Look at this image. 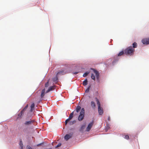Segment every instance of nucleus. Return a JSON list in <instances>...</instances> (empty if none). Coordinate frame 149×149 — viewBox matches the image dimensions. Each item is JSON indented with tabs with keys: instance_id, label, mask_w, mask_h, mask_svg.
Masks as SVG:
<instances>
[{
	"instance_id": "f257e3e1",
	"label": "nucleus",
	"mask_w": 149,
	"mask_h": 149,
	"mask_svg": "<svg viewBox=\"0 0 149 149\" xmlns=\"http://www.w3.org/2000/svg\"><path fill=\"white\" fill-rule=\"evenodd\" d=\"M134 51L135 49L130 46L124 50V54L127 55L132 56L134 55Z\"/></svg>"
},
{
	"instance_id": "f03ea898",
	"label": "nucleus",
	"mask_w": 149,
	"mask_h": 149,
	"mask_svg": "<svg viewBox=\"0 0 149 149\" xmlns=\"http://www.w3.org/2000/svg\"><path fill=\"white\" fill-rule=\"evenodd\" d=\"M85 110L84 108H82L81 110L80 115L78 117V120L79 121L82 120L84 117Z\"/></svg>"
},
{
	"instance_id": "7ed1b4c3",
	"label": "nucleus",
	"mask_w": 149,
	"mask_h": 149,
	"mask_svg": "<svg viewBox=\"0 0 149 149\" xmlns=\"http://www.w3.org/2000/svg\"><path fill=\"white\" fill-rule=\"evenodd\" d=\"M35 122V120H32L29 121H25L24 124L26 126L30 125L33 124V123Z\"/></svg>"
},
{
	"instance_id": "20e7f679",
	"label": "nucleus",
	"mask_w": 149,
	"mask_h": 149,
	"mask_svg": "<svg viewBox=\"0 0 149 149\" xmlns=\"http://www.w3.org/2000/svg\"><path fill=\"white\" fill-rule=\"evenodd\" d=\"M93 121H92L91 122L89 123L88 127L86 128V131L88 132L89 131L91 128L93 126Z\"/></svg>"
},
{
	"instance_id": "39448f33",
	"label": "nucleus",
	"mask_w": 149,
	"mask_h": 149,
	"mask_svg": "<svg viewBox=\"0 0 149 149\" xmlns=\"http://www.w3.org/2000/svg\"><path fill=\"white\" fill-rule=\"evenodd\" d=\"M142 43L144 44H149V38H144L142 40Z\"/></svg>"
},
{
	"instance_id": "423d86ee",
	"label": "nucleus",
	"mask_w": 149,
	"mask_h": 149,
	"mask_svg": "<svg viewBox=\"0 0 149 149\" xmlns=\"http://www.w3.org/2000/svg\"><path fill=\"white\" fill-rule=\"evenodd\" d=\"M66 73V72L64 70L59 71L57 73V76L64 75Z\"/></svg>"
},
{
	"instance_id": "0eeeda50",
	"label": "nucleus",
	"mask_w": 149,
	"mask_h": 149,
	"mask_svg": "<svg viewBox=\"0 0 149 149\" xmlns=\"http://www.w3.org/2000/svg\"><path fill=\"white\" fill-rule=\"evenodd\" d=\"M92 70H93L94 73L95 74L97 79V80H98L99 79V73L97 71L94 69H93Z\"/></svg>"
},
{
	"instance_id": "6e6552de",
	"label": "nucleus",
	"mask_w": 149,
	"mask_h": 149,
	"mask_svg": "<svg viewBox=\"0 0 149 149\" xmlns=\"http://www.w3.org/2000/svg\"><path fill=\"white\" fill-rule=\"evenodd\" d=\"M72 136L71 134H67L64 136V139L66 140H68Z\"/></svg>"
},
{
	"instance_id": "1a4fd4ad",
	"label": "nucleus",
	"mask_w": 149,
	"mask_h": 149,
	"mask_svg": "<svg viewBox=\"0 0 149 149\" xmlns=\"http://www.w3.org/2000/svg\"><path fill=\"white\" fill-rule=\"evenodd\" d=\"M98 111L99 114L100 115H102L103 113V109L101 107L99 108H98Z\"/></svg>"
},
{
	"instance_id": "9d476101",
	"label": "nucleus",
	"mask_w": 149,
	"mask_h": 149,
	"mask_svg": "<svg viewBox=\"0 0 149 149\" xmlns=\"http://www.w3.org/2000/svg\"><path fill=\"white\" fill-rule=\"evenodd\" d=\"M55 89L54 86H53L50 87L47 91H46V93H47L49 92V91H52Z\"/></svg>"
},
{
	"instance_id": "9b49d317",
	"label": "nucleus",
	"mask_w": 149,
	"mask_h": 149,
	"mask_svg": "<svg viewBox=\"0 0 149 149\" xmlns=\"http://www.w3.org/2000/svg\"><path fill=\"white\" fill-rule=\"evenodd\" d=\"M45 89H43L40 95L41 97V98H42L45 95Z\"/></svg>"
},
{
	"instance_id": "f8f14e48",
	"label": "nucleus",
	"mask_w": 149,
	"mask_h": 149,
	"mask_svg": "<svg viewBox=\"0 0 149 149\" xmlns=\"http://www.w3.org/2000/svg\"><path fill=\"white\" fill-rule=\"evenodd\" d=\"M28 106V104H27L24 107V108L21 111V115H22L24 113V112L26 111V110L27 109Z\"/></svg>"
},
{
	"instance_id": "ddd939ff",
	"label": "nucleus",
	"mask_w": 149,
	"mask_h": 149,
	"mask_svg": "<svg viewBox=\"0 0 149 149\" xmlns=\"http://www.w3.org/2000/svg\"><path fill=\"white\" fill-rule=\"evenodd\" d=\"M95 99L96 101V102H97V105L98 108H100V107H101L100 102H99V100L98 99V98H97L96 97L95 98Z\"/></svg>"
},
{
	"instance_id": "4468645a",
	"label": "nucleus",
	"mask_w": 149,
	"mask_h": 149,
	"mask_svg": "<svg viewBox=\"0 0 149 149\" xmlns=\"http://www.w3.org/2000/svg\"><path fill=\"white\" fill-rule=\"evenodd\" d=\"M35 107V104L34 103H32L31 105V109H30V111L32 112L33 111V110L34 109Z\"/></svg>"
},
{
	"instance_id": "2eb2a0df",
	"label": "nucleus",
	"mask_w": 149,
	"mask_h": 149,
	"mask_svg": "<svg viewBox=\"0 0 149 149\" xmlns=\"http://www.w3.org/2000/svg\"><path fill=\"white\" fill-rule=\"evenodd\" d=\"M73 114H74V111L72 112V113H70V115L69 116V118H68V119L69 120H70L73 117Z\"/></svg>"
},
{
	"instance_id": "dca6fc26",
	"label": "nucleus",
	"mask_w": 149,
	"mask_h": 149,
	"mask_svg": "<svg viewBox=\"0 0 149 149\" xmlns=\"http://www.w3.org/2000/svg\"><path fill=\"white\" fill-rule=\"evenodd\" d=\"M91 106L94 109L95 107V102L93 101H91Z\"/></svg>"
},
{
	"instance_id": "f3484780",
	"label": "nucleus",
	"mask_w": 149,
	"mask_h": 149,
	"mask_svg": "<svg viewBox=\"0 0 149 149\" xmlns=\"http://www.w3.org/2000/svg\"><path fill=\"white\" fill-rule=\"evenodd\" d=\"M81 107L79 106H77L76 109V110L77 113H78L80 110Z\"/></svg>"
},
{
	"instance_id": "a211bd4d",
	"label": "nucleus",
	"mask_w": 149,
	"mask_h": 149,
	"mask_svg": "<svg viewBox=\"0 0 149 149\" xmlns=\"http://www.w3.org/2000/svg\"><path fill=\"white\" fill-rule=\"evenodd\" d=\"M58 76H57V75L56 74V77L53 79V81H54L55 82H58Z\"/></svg>"
},
{
	"instance_id": "6ab92c4d",
	"label": "nucleus",
	"mask_w": 149,
	"mask_h": 149,
	"mask_svg": "<svg viewBox=\"0 0 149 149\" xmlns=\"http://www.w3.org/2000/svg\"><path fill=\"white\" fill-rule=\"evenodd\" d=\"M88 84V81L87 79H86L83 82V84L84 86H86Z\"/></svg>"
},
{
	"instance_id": "aec40b11",
	"label": "nucleus",
	"mask_w": 149,
	"mask_h": 149,
	"mask_svg": "<svg viewBox=\"0 0 149 149\" xmlns=\"http://www.w3.org/2000/svg\"><path fill=\"white\" fill-rule=\"evenodd\" d=\"M133 47L132 48L134 49L135 48H136L137 46V44L136 42H134L132 44Z\"/></svg>"
},
{
	"instance_id": "412c9836",
	"label": "nucleus",
	"mask_w": 149,
	"mask_h": 149,
	"mask_svg": "<svg viewBox=\"0 0 149 149\" xmlns=\"http://www.w3.org/2000/svg\"><path fill=\"white\" fill-rule=\"evenodd\" d=\"M124 51H122L121 52H120L118 54V56H121L122 55L124 54Z\"/></svg>"
},
{
	"instance_id": "4be33fe9",
	"label": "nucleus",
	"mask_w": 149,
	"mask_h": 149,
	"mask_svg": "<svg viewBox=\"0 0 149 149\" xmlns=\"http://www.w3.org/2000/svg\"><path fill=\"white\" fill-rule=\"evenodd\" d=\"M76 123V121L74 120L73 121H71L69 122V124L70 125H72Z\"/></svg>"
},
{
	"instance_id": "5701e85b",
	"label": "nucleus",
	"mask_w": 149,
	"mask_h": 149,
	"mask_svg": "<svg viewBox=\"0 0 149 149\" xmlns=\"http://www.w3.org/2000/svg\"><path fill=\"white\" fill-rule=\"evenodd\" d=\"M91 77L92 79L93 80H95V77L94 74H93L92 73Z\"/></svg>"
},
{
	"instance_id": "b1692460",
	"label": "nucleus",
	"mask_w": 149,
	"mask_h": 149,
	"mask_svg": "<svg viewBox=\"0 0 149 149\" xmlns=\"http://www.w3.org/2000/svg\"><path fill=\"white\" fill-rule=\"evenodd\" d=\"M89 72H86L83 74V77H86L87 75L89 74Z\"/></svg>"
},
{
	"instance_id": "393cba45",
	"label": "nucleus",
	"mask_w": 149,
	"mask_h": 149,
	"mask_svg": "<svg viewBox=\"0 0 149 149\" xmlns=\"http://www.w3.org/2000/svg\"><path fill=\"white\" fill-rule=\"evenodd\" d=\"M49 83V80H48V81L45 83V87H47L48 86Z\"/></svg>"
},
{
	"instance_id": "a878e982",
	"label": "nucleus",
	"mask_w": 149,
	"mask_h": 149,
	"mask_svg": "<svg viewBox=\"0 0 149 149\" xmlns=\"http://www.w3.org/2000/svg\"><path fill=\"white\" fill-rule=\"evenodd\" d=\"M90 86H89V87H88L87 89L86 90L85 92L86 93H88L89 91L90 88Z\"/></svg>"
},
{
	"instance_id": "bb28decb",
	"label": "nucleus",
	"mask_w": 149,
	"mask_h": 149,
	"mask_svg": "<svg viewBox=\"0 0 149 149\" xmlns=\"http://www.w3.org/2000/svg\"><path fill=\"white\" fill-rule=\"evenodd\" d=\"M61 145V143H58L57 145L56 146V148H57L60 146Z\"/></svg>"
},
{
	"instance_id": "cd10ccee",
	"label": "nucleus",
	"mask_w": 149,
	"mask_h": 149,
	"mask_svg": "<svg viewBox=\"0 0 149 149\" xmlns=\"http://www.w3.org/2000/svg\"><path fill=\"white\" fill-rule=\"evenodd\" d=\"M124 138L127 139H128L129 138V137L128 135H126L125 136Z\"/></svg>"
},
{
	"instance_id": "c85d7f7f",
	"label": "nucleus",
	"mask_w": 149,
	"mask_h": 149,
	"mask_svg": "<svg viewBox=\"0 0 149 149\" xmlns=\"http://www.w3.org/2000/svg\"><path fill=\"white\" fill-rule=\"evenodd\" d=\"M70 120H69L68 119H67L65 121V125H67V124L68 123V122Z\"/></svg>"
},
{
	"instance_id": "c756f323",
	"label": "nucleus",
	"mask_w": 149,
	"mask_h": 149,
	"mask_svg": "<svg viewBox=\"0 0 149 149\" xmlns=\"http://www.w3.org/2000/svg\"><path fill=\"white\" fill-rule=\"evenodd\" d=\"M85 127V125H82L81 127V129H83L84 128V127Z\"/></svg>"
},
{
	"instance_id": "7c9ffc66",
	"label": "nucleus",
	"mask_w": 149,
	"mask_h": 149,
	"mask_svg": "<svg viewBox=\"0 0 149 149\" xmlns=\"http://www.w3.org/2000/svg\"><path fill=\"white\" fill-rule=\"evenodd\" d=\"M22 144H23L22 143V141H21L20 142V145H22Z\"/></svg>"
},
{
	"instance_id": "2f4dec72",
	"label": "nucleus",
	"mask_w": 149,
	"mask_h": 149,
	"mask_svg": "<svg viewBox=\"0 0 149 149\" xmlns=\"http://www.w3.org/2000/svg\"><path fill=\"white\" fill-rule=\"evenodd\" d=\"M21 149H23V145L22 144V145H21Z\"/></svg>"
},
{
	"instance_id": "473e14b6",
	"label": "nucleus",
	"mask_w": 149,
	"mask_h": 149,
	"mask_svg": "<svg viewBox=\"0 0 149 149\" xmlns=\"http://www.w3.org/2000/svg\"><path fill=\"white\" fill-rule=\"evenodd\" d=\"M78 73V72H74V74H77Z\"/></svg>"
},
{
	"instance_id": "72a5a7b5",
	"label": "nucleus",
	"mask_w": 149,
	"mask_h": 149,
	"mask_svg": "<svg viewBox=\"0 0 149 149\" xmlns=\"http://www.w3.org/2000/svg\"><path fill=\"white\" fill-rule=\"evenodd\" d=\"M108 120H110V118L109 117V118H108Z\"/></svg>"
},
{
	"instance_id": "f704fd0d",
	"label": "nucleus",
	"mask_w": 149,
	"mask_h": 149,
	"mask_svg": "<svg viewBox=\"0 0 149 149\" xmlns=\"http://www.w3.org/2000/svg\"><path fill=\"white\" fill-rule=\"evenodd\" d=\"M40 145V144H38V146H39V145Z\"/></svg>"
}]
</instances>
